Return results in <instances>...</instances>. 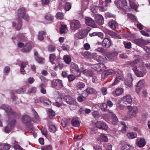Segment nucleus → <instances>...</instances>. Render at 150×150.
I'll list each match as a JSON object with an SVG mask.
<instances>
[{
  "instance_id": "nucleus-1",
  "label": "nucleus",
  "mask_w": 150,
  "mask_h": 150,
  "mask_svg": "<svg viewBox=\"0 0 150 150\" xmlns=\"http://www.w3.org/2000/svg\"><path fill=\"white\" fill-rule=\"evenodd\" d=\"M25 14V10L24 8L21 7L19 8L17 12V19L13 22V27L16 26L17 24V29L19 30L21 27L22 22V18L24 17Z\"/></svg>"
},
{
  "instance_id": "nucleus-2",
  "label": "nucleus",
  "mask_w": 150,
  "mask_h": 150,
  "mask_svg": "<svg viewBox=\"0 0 150 150\" xmlns=\"http://www.w3.org/2000/svg\"><path fill=\"white\" fill-rule=\"evenodd\" d=\"M128 111L127 112V117L129 118H132L136 115L138 111L137 107L136 106L132 107L131 106H127Z\"/></svg>"
},
{
  "instance_id": "nucleus-3",
  "label": "nucleus",
  "mask_w": 150,
  "mask_h": 150,
  "mask_svg": "<svg viewBox=\"0 0 150 150\" xmlns=\"http://www.w3.org/2000/svg\"><path fill=\"white\" fill-rule=\"evenodd\" d=\"M88 32V30L86 29L80 30L74 35V37L76 39H83L87 36Z\"/></svg>"
},
{
  "instance_id": "nucleus-4",
  "label": "nucleus",
  "mask_w": 150,
  "mask_h": 150,
  "mask_svg": "<svg viewBox=\"0 0 150 150\" xmlns=\"http://www.w3.org/2000/svg\"><path fill=\"white\" fill-rule=\"evenodd\" d=\"M111 1V0H102V1H100L98 6L99 9L102 11H106L107 7L110 5Z\"/></svg>"
},
{
  "instance_id": "nucleus-5",
  "label": "nucleus",
  "mask_w": 150,
  "mask_h": 150,
  "mask_svg": "<svg viewBox=\"0 0 150 150\" xmlns=\"http://www.w3.org/2000/svg\"><path fill=\"white\" fill-rule=\"evenodd\" d=\"M132 70L138 77H143L147 73V70L143 68L141 69L140 70H138L137 69V67L136 66L134 67L133 68Z\"/></svg>"
},
{
  "instance_id": "nucleus-6",
  "label": "nucleus",
  "mask_w": 150,
  "mask_h": 150,
  "mask_svg": "<svg viewBox=\"0 0 150 150\" xmlns=\"http://www.w3.org/2000/svg\"><path fill=\"white\" fill-rule=\"evenodd\" d=\"M18 47L20 48L23 47L22 50V51L23 52H29L31 50L32 46L31 44L28 43L25 45L24 43L21 42H19L18 44Z\"/></svg>"
},
{
  "instance_id": "nucleus-7",
  "label": "nucleus",
  "mask_w": 150,
  "mask_h": 150,
  "mask_svg": "<svg viewBox=\"0 0 150 150\" xmlns=\"http://www.w3.org/2000/svg\"><path fill=\"white\" fill-rule=\"evenodd\" d=\"M91 67L93 69L98 71H102L105 69V66L103 64H93Z\"/></svg>"
},
{
  "instance_id": "nucleus-8",
  "label": "nucleus",
  "mask_w": 150,
  "mask_h": 150,
  "mask_svg": "<svg viewBox=\"0 0 150 150\" xmlns=\"http://www.w3.org/2000/svg\"><path fill=\"white\" fill-rule=\"evenodd\" d=\"M70 67L71 70L72 71L75 72V75L76 76H80V75L81 73L80 71V69L78 65L75 63L72 62L70 65Z\"/></svg>"
},
{
  "instance_id": "nucleus-9",
  "label": "nucleus",
  "mask_w": 150,
  "mask_h": 150,
  "mask_svg": "<svg viewBox=\"0 0 150 150\" xmlns=\"http://www.w3.org/2000/svg\"><path fill=\"white\" fill-rule=\"evenodd\" d=\"M135 43L139 46H141L146 45L150 42L149 40H145L142 38L136 39L134 40Z\"/></svg>"
},
{
  "instance_id": "nucleus-10",
  "label": "nucleus",
  "mask_w": 150,
  "mask_h": 150,
  "mask_svg": "<svg viewBox=\"0 0 150 150\" xmlns=\"http://www.w3.org/2000/svg\"><path fill=\"white\" fill-rule=\"evenodd\" d=\"M85 19V23L87 25L93 28L96 27V25L94 21L91 18L86 17Z\"/></svg>"
},
{
  "instance_id": "nucleus-11",
  "label": "nucleus",
  "mask_w": 150,
  "mask_h": 150,
  "mask_svg": "<svg viewBox=\"0 0 150 150\" xmlns=\"http://www.w3.org/2000/svg\"><path fill=\"white\" fill-rule=\"evenodd\" d=\"M71 29L72 30H75L81 27V24L78 20H75L72 21L70 24Z\"/></svg>"
},
{
  "instance_id": "nucleus-12",
  "label": "nucleus",
  "mask_w": 150,
  "mask_h": 150,
  "mask_svg": "<svg viewBox=\"0 0 150 150\" xmlns=\"http://www.w3.org/2000/svg\"><path fill=\"white\" fill-rule=\"evenodd\" d=\"M63 100L68 104L75 105L76 104V101L71 96H65L63 98Z\"/></svg>"
},
{
  "instance_id": "nucleus-13",
  "label": "nucleus",
  "mask_w": 150,
  "mask_h": 150,
  "mask_svg": "<svg viewBox=\"0 0 150 150\" xmlns=\"http://www.w3.org/2000/svg\"><path fill=\"white\" fill-rule=\"evenodd\" d=\"M95 125L96 127L100 129L107 130L108 128V126L106 124L101 121H97L95 123Z\"/></svg>"
},
{
  "instance_id": "nucleus-14",
  "label": "nucleus",
  "mask_w": 150,
  "mask_h": 150,
  "mask_svg": "<svg viewBox=\"0 0 150 150\" xmlns=\"http://www.w3.org/2000/svg\"><path fill=\"white\" fill-rule=\"evenodd\" d=\"M104 32L107 34L111 36L113 38H116L118 37V35L116 33L113 31L109 30L107 29H104L103 30Z\"/></svg>"
},
{
  "instance_id": "nucleus-15",
  "label": "nucleus",
  "mask_w": 150,
  "mask_h": 150,
  "mask_svg": "<svg viewBox=\"0 0 150 150\" xmlns=\"http://www.w3.org/2000/svg\"><path fill=\"white\" fill-rule=\"evenodd\" d=\"M95 20L96 23L99 25H102L104 23L103 18L100 15H96L95 16Z\"/></svg>"
},
{
  "instance_id": "nucleus-16",
  "label": "nucleus",
  "mask_w": 150,
  "mask_h": 150,
  "mask_svg": "<svg viewBox=\"0 0 150 150\" xmlns=\"http://www.w3.org/2000/svg\"><path fill=\"white\" fill-rule=\"evenodd\" d=\"M127 4L126 0H117V5L118 8L122 9L123 7L126 6Z\"/></svg>"
},
{
  "instance_id": "nucleus-17",
  "label": "nucleus",
  "mask_w": 150,
  "mask_h": 150,
  "mask_svg": "<svg viewBox=\"0 0 150 150\" xmlns=\"http://www.w3.org/2000/svg\"><path fill=\"white\" fill-rule=\"evenodd\" d=\"M97 93L95 89L91 88H88L86 89V91L83 92L82 93V95L83 96L84 94H86V96H87V95L86 93L89 94H96Z\"/></svg>"
},
{
  "instance_id": "nucleus-18",
  "label": "nucleus",
  "mask_w": 150,
  "mask_h": 150,
  "mask_svg": "<svg viewBox=\"0 0 150 150\" xmlns=\"http://www.w3.org/2000/svg\"><path fill=\"white\" fill-rule=\"evenodd\" d=\"M112 42L110 39L105 38L103 41V46L107 48L109 47L111 45Z\"/></svg>"
},
{
  "instance_id": "nucleus-19",
  "label": "nucleus",
  "mask_w": 150,
  "mask_h": 150,
  "mask_svg": "<svg viewBox=\"0 0 150 150\" xmlns=\"http://www.w3.org/2000/svg\"><path fill=\"white\" fill-rule=\"evenodd\" d=\"M16 122V121L15 120H13L11 122L9 123L7 126L5 127V130L6 133H8L12 129V127L13 126Z\"/></svg>"
},
{
  "instance_id": "nucleus-20",
  "label": "nucleus",
  "mask_w": 150,
  "mask_h": 150,
  "mask_svg": "<svg viewBox=\"0 0 150 150\" xmlns=\"http://www.w3.org/2000/svg\"><path fill=\"white\" fill-rule=\"evenodd\" d=\"M108 26L112 30H115L118 26V24L114 21H110L108 23Z\"/></svg>"
},
{
  "instance_id": "nucleus-21",
  "label": "nucleus",
  "mask_w": 150,
  "mask_h": 150,
  "mask_svg": "<svg viewBox=\"0 0 150 150\" xmlns=\"http://www.w3.org/2000/svg\"><path fill=\"white\" fill-rule=\"evenodd\" d=\"M128 76L129 77L128 79H129V81L126 80L125 81V83L126 85L130 87L132 86V81L133 79L132 78V75L129 74H128Z\"/></svg>"
},
{
  "instance_id": "nucleus-22",
  "label": "nucleus",
  "mask_w": 150,
  "mask_h": 150,
  "mask_svg": "<svg viewBox=\"0 0 150 150\" xmlns=\"http://www.w3.org/2000/svg\"><path fill=\"white\" fill-rule=\"evenodd\" d=\"M57 85L60 86H63L62 80L58 79H54L52 82V86H56Z\"/></svg>"
},
{
  "instance_id": "nucleus-23",
  "label": "nucleus",
  "mask_w": 150,
  "mask_h": 150,
  "mask_svg": "<svg viewBox=\"0 0 150 150\" xmlns=\"http://www.w3.org/2000/svg\"><path fill=\"white\" fill-rule=\"evenodd\" d=\"M71 122L72 125L75 127H78L80 125L78 118L76 117H74L72 119Z\"/></svg>"
},
{
  "instance_id": "nucleus-24",
  "label": "nucleus",
  "mask_w": 150,
  "mask_h": 150,
  "mask_svg": "<svg viewBox=\"0 0 150 150\" xmlns=\"http://www.w3.org/2000/svg\"><path fill=\"white\" fill-rule=\"evenodd\" d=\"M115 72L112 69H109L108 70H106L102 75V76L103 77L104 76V77L105 76L111 75L113 74H115Z\"/></svg>"
},
{
  "instance_id": "nucleus-25",
  "label": "nucleus",
  "mask_w": 150,
  "mask_h": 150,
  "mask_svg": "<svg viewBox=\"0 0 150 150\" xmlns=\"http://www.w3.org/2000/svg\"><path fill=\"white\" fill-rule=\"evenodd\" d=\"M123 92V89L121 88H117L115 92L112 93L113 96H118L121 95Z\"/></svg>"
},
{
  "instance_id": "nucleus-26",
  "label": "nucleus",
  "mask_w": 150,
  "mask_h": 150,
  "mask_svg": "<svg viewBox=\"0 0 150 150\" xmlns=\"http://www.w3.org/2000/svg\"><path fill=\"white\" fill-rule=\"evenodd\" d=\"M31 120L30 117L28 115H25L23 116L22 118V120L24 123H29Z\"/></svg>"
},
{
  "instance_id": "nucleus-27",
  "label": "nucleus",
  "mask_w": 150,
  "mask_h": 150,
  "mask_svg": "<svg viewBox=\"0 0 150 150\" xmlns=\"http://www.w3.org/2000/svg\"><path fill=\"white\" fill-rule=\"evenodd\" d=\"M2 108L5 110L6 112H10V113L14 115H15L16 113L13 111H12L10 107L8 105H3L2 106Z\"/></svg>"
},
{
  "instance_id": "nucleus-28",
  "label": "nucleus",
  "mask_w": 150,
  "mask_h": 150,
  "mask_svg": "<svg viewBox=\"0 0 150 150\" xmlns=\"http://www.w3.org/2000/svg\"><path fill=\"white\" fill-rule=\"evenodd\" d=\"M124 78L122 75H120L117 77L115 79L114 82L112 84V85L114 86L117 84L119 82L123 81Z\"/></svg>"
},
{
  "instance_id": "nucleus-29",
  "label": "nucleus",
  "mask_w": 150,
  "mask_h": 150,
  "mask_svg": "<svg viewBox=\"0 0 150 150\" xmlns=\"http://www.w3.org/2000/svg\"><path fill=\"white\" fill-rule=\"evenodd\" d=\"M122 100L124 102H127L128 103H131L132 101V99L129 95H127L125 96L124 97Z\"/></svg>"
},
{
  "instance_id": "nucleus-30",
  "label": "nucleus",
  "mask_w": 150,
  "mask_h": 150,
  "mask_svg": "<svg viewBox=\"0 0 150 150\" xmlns=\"http://www.w3.org/2000/svg\"><path fill=\"white\" fill-rule=\"evenodd\" d=\"M121 149L122 150H134L133 146L128 144H125L123 145Z\"/></svg>"
},
{
  "instance_id": "nucleus-31",
  "label": "nucleus",
  "mask_w": 150,
  "mask_h": 150,
  "mask_svg": "<svg viewBox=\"0 0 150 150\" xmlns=\"http://www.w3.org/2000/svg\"><path fill=\"white\" fill-rule=\"evenodd\" d=\"M85 86L84 83L82 82H79L76 84V88L77 90H81L84 88Z\"/></svg>"
},
{
  "instance_id": "nucleus-32",
  "label": "nucleus",
  "mask_w": 150,
  "mask_h": 150,
  "mask_svg": "<svg viewBox=\"0 0 150 150\" xmlns=\"http://www.w3.org/2000/svg\"><path fill=\"white\" fill-rule=\"evenodd\" d=\"M118 54V53L117 52L114 51L112 53H108L107 54V56L108 58L110 59H111L113 57L117 56Z\"/></svg>"
},
{
  "instance_id": "nucleus-33",
  "label": "nucleus",
  "mask_w": 150,
  "mask_h": 150,
  "mask_svg": "<svg viewBox=\"0 0 150 150\" xmlns=\"http://www.w3.org/2000/svg\"><path fill=\"white\" fill-rule=\"evenodd\" d=\"M130 4V6L131 8L133 9L135 11H137V8L138 7V6L133 1L129 0Z\"/></svg>"
},
{
  "instance_id": "nucleus-34",
  "label": "nucleus",
  "mask_w": 150,
  "mask_h": 150,
  "mask_svg": "<svg viewBox=\"0 0 150 150\" xmlns=\"http://www.w3.org/2000/svg\"><path fill=\"white\" fill-rule=\"evenodd\" d=\"M144 80H140L137 83L136 86L138 88V89L142 88L144 86Z\"/></svg>"
},
{
  "instance_id": "nucleus-35",
  "label": "nucleus",
  "mask_w": 150,
  "mask_h": 150,
  "mask_svg": "<svg viewBox=\"0 0 150 150\" xmlns=\"http://www.w3.org/2000/svg\"><path fill=\"white\" fill-rule=\"evenodd\" d=\"M127 136L129 139H133L136 137L137 135L136 133L131 132L128 133Z\"/></svg>"
},
{
  "instance_id": "nucleus-36",
  "label": "nucleus",
  "mask_w": 150,
  "mask_h": 150,
  "mask_svg": "<svg viewBox=\"0 0 150 150\" xmlns=\"http://www.w3.org/2000/svg\"><path fill=\"white\" fill-rule=\"evenodd\" d=\"M45 33V32L44 31H41L38 33V40L42 41L44 39L43 35Z\"/></svg>"
},
{
  "instance_id": "nucleus-37",
  "label": "nucleus",
  "mask_w": 150,
  "mask_h": 150,
  "mask_svg": "<svg viewBox=\"0 0 150 150\" xmlns=\"http://www.w3.org/2000/svg\"><path fill=\"white\" fill-rule=\"evenodd\" d=\"M63 59L65 63L68 64H69L71 61V59L70 57L67 55H64Z\"/></svg>"
},
{
  "instance_id": "nucleus-38",
  "label": "nucleus",
  "mask_w": 150,
  "mask_h": 150,
  "mask_svg": "<svg viewBox=\"0 0 150 150\" xmlns=\"http://www.w3.org/2000/svg\"><path fill=\"white\" fill-rule=\"evenodd\" d=\"M146 144L145 140L143 139H141L138 142L137 145L139 147H144Z\"/></svg>"
},
{
  "instance_id": "nucleus-39",
  "label": "nucleus",
  "mask_w": 150,
  "mask_h": 150,
  "mask_svg": "<svg viewBox=\"0 0 150 150\" xmlns=\"http://www.w3.org/2000/svg\"><path fill=\"white\" fill-rule=\"evenodd\" d=\"M83 73L85 75L88 76H92L94 75V73L90 70L85 71Z\"/></svg>"
},
{
  "instance_id": "nucleus-40",
  "label": "nucleus",
  "mask_w": 150,
  "mask_h": 150,
  "mask_svg": "<svg viewBox=\"0 0 150 150\" xmlns=\"http://www.w3.org/2000/svg\"><path fill=\"white\" fill-rule=\"evenodd\" d=\"M56 59V56L54 54H51L50 55L49 59L50 62L52 64H54V61Z\"/></svg>"
},
{
  "instance_id": "nucleus-41",
  "label": "nucleus",
  "mask_w": 150,
  "mask_h": 150,
  "mask_svg": "<svg viewBox=\"0 0 150 150\" xmlns=\"http://www.w3.org/2000/svg\"><path fill=\"white\" fill-rule=\"evenodd\" d=\"M74 75L70 74L68 75V78L69 81H72L74 80L75 78L76 77L79 76H76L75 75V74H76L74 72Z\"/></svg>"
},
{
  "instance_id": "nucleus-42",
  "label": "nucleus",
  "mask_w": 150,
  "mask_h": 150,
  "mask_svg": "<svg viewBox=\"0 0 150 150\" xmlns=\"http://www.w3.org/2000/svg\"><path fill=\"white\" fill-rule=\"evenodd\" d=\"M112 123L114 125H116L118 122V120L115 115L113 114L112 116Z\"/></svg>"
},
{
  "instance_id": "nucleus-43",
  "label": "nucleus",
  "mask_w": 150,
  "mask_h": 150,
  "mask_svg": "<svg viewBox=\"0 0 150 150\" xmlns=\"http://www.w3.org/2000/svg\"><path fill=\"white\" fill-rule=\"evenodd\" d=\"M97 60L100 62H104L106 61V58L104 56H99Z\"/></svg>"
},
{
  "instance_id": "nucleus-44",
  "label": "nucleus",
  "mask_w": 150,
  "mask_h": 150,
  "mask_svg": "<svg viewBox=\"0 0 150 150\" xmlns=\"http://www.w3.org/2000/svg\"><path fill=\"white\" fill-rule=\"evenodd\" d=\"M0 146L3 147V150H8L10 148V146L7 144H2Z\"/></svg>"
},
{
  "instance_id": "nucleus-45",
  "label": "nucleus",
  "mask_w": 150,
  "mask_h": 150,
  "mask_svg": "<svg viewBox=\"0 0 150 150\" xmlns=\"http://www.w3.org/2000/svg\"><path fill=\"white\" fill-rule=\"evenodd\" d=\"M49 131L52 133L56 131V127L53 125H50L49 127Z\"/></svg>"
},
{
  "instance_id": "nucleus-46",
  "label": "nucleus",
  "mask_w": 150,
  "mask_h": 150,
  "mask_svg": "<svg viewBox=\"0 0 150 150\" xmlns=\"http://www.w3.org/2000/svg\"><path fill=\"white\" fill-rule=\"evenodd\" d=\"M91 54L88 52H85L82 54L86 58H91Z\"/></svg>"
},
{
  "instance_id": "nucleus-47",
  "label": "nucleus",
  "mask_w": 150,
  "mask_h": 150,
  "mask_svg": "<svg viewBox=\"0 0 150 150\" xmlns=\"http://www.w3.org/2000/svg\"><path fill=\"white\" fill-rule=\"evenodd\" d=\"M36 91V88L35 87H33L30 88L28 91V93H35Z\"/></svg>"
},
{
  "instance_id": "nucleus-48",
  "label": "nucleus",
  "mask_w": 150,
  "mask_h": 150,
  "mask_svg": "<svg viewBox=\"0 0 150 150\" xmlns=\"http://www.w3.org/2000/svg\"><path fill=\"white\" fill-rule=\"evenodd\" d=\"M63 17V14L61 12H58L56 15V17L58 19H62Z\"/></svg>"
},
{
  "instance_id": "nucleus-49",
  "label": "nucleus",
  "mask_w": 150,
  "mask_h": 150,
  "mask_svg": "<svg viewBox=\"0 0 150 150\" xmlns=\"http://www.w3.org/2000/svg\"><path fill=\"white\" fill-rule=\"evenodd\" d=\"M34 81L35 79L33 78L30 77L25 82L27 85H28L30 84L33 83L34 82Z\"/></svg>"
},
{
  "instance_id": "nucleus-50",
  "label": "nucleus",
  "mask_w": 150,
  "mask_h": 150,
  "mask_svg": "<svg viewBox=\"0 0 150 150\" xmlns=\"http://www.w3.org/2000/svg\"><path fill=\"white\" fill-rule=\"evenodd\" d=\"M49 116L50 118H52L55 115V112L52 110L50 109L48 111Z\"/></svg>"
},
{
  "instance_id": "nucleus-51",
  "label": "nucleus",
  "mask_w": 150,
  "mask_h": 150,
  "mask_svg": "<svg viewBox=\"0 0 150 150\" xmlns=\"http://www.w3.org/2000/svg\"><path fill=\"white\" fill-rule=\"evenodd\" d=\"M67 27L66 25H61V27L60 28V32L62 34L64 33L67 29Z\"/></svg>"
},
{
  "instance_id": "nucleus-52",
  "label": "nucleus",
  "mask_w": 150,
  "mask_h": 150,
  "mask_svg": "<svg viewBox=\"0 0 150 150\" xmlns=\"http://www.w3.org/2000/svg\"><path fill=\"white\" fill-rule=\"evenodd\" d=\"M100 107L101 109L102 110L105 111L106 110L107 107V105L106 104L103 103L100 104Z\"/></svg>"
},
{
  "instance_id": "nucleus-53",
  "label": "nucleus",
  "mask_w": 150,
  "mask_h": 150,
  "mask_svg": "<svg viewBox=\"0 0 150 150\" xmlns=\"http://www.w3.org/2000/svg\"><path fill=\"white\" fill-rule=\"evenodd\" d=\"M95 50L96 51L99 52L105 53V51L104 49L102 47H99Z\"/></svg>"
},
{
  "instance_id": "nucleus-54",
  "label": "nucleus",
  "mask_w": 150,
  "mask_h": 150,
  "mask_svg": "<svg viewBox=\"0 0 150 150\" xmlns=\"http://www.w3.org/2000/svg\"><path fill=\"white\" fill-rule=\"evenodd\" d=\"M42 150H52V146L51 145L45 146L41 148Z\"/></svg>"
},
{
  "instance_id": "nucleus-55",
  "label": "nucleus",
  "mask_w": 150,
  "mask_h": 150,
  "mask_svg": "<svg viewBox=\"0 0 150 150\" xmlns=\"http://www.w3.org/2000/svg\"><path fill=\"white\" fill-rule=\"evenodd\" d=\"M99 80L97 76L94 75L92 76V81L93 83H97L99 82Z\"/></svg>"
},
{
  "instance_id": "nucleus-56",
  "label": "nucleus",
  "mask_w": 150,
  "mask_h": 150,
  "mask_svg": "<svg viewBox=\"0 0 150 150\" xmlns=\"http://www.w3.org/2000/svg\"><path fill=\"white\" fill-rule=\"evenodd\" d=\"M123 43L126 48L127 49H129L131 48L132 45L131 43L130 42H127L124 41Z\"/></svg>"
},
{
  "instance_id": "nucleus-57",
  "label": "nucleus",
  "mask_w": 150,
  "mask_h": 150,
  "mask_svg": "<svg viewBox=\"0 0 150 150\" xmlns=\"http://www.w3.org/2000/svg\"><path fill=\"white\" fill-rule=\"evenodd\" d=\"M62 126L63 127H65L68 124V121L65 119H63L61 121Z\"/></svg>"
},
{
  "instance_id": "nucleus-58",
  "label": "nucleus",
  "mask_w": 150,
  "mask_h": 150,
  "mask_svg": "<svg viewBox=\"0 0 150 150\" xmlns=\"http://www.w3.org/2000/svg\"><path fill=\"white\" fill-rule=\"evenodd\" d=\"M82 97L81 96H79L77 98V99L78 101L80 102H81L83 100H84L85 99V97H84V96H86V95H84V94L83 95V96L82 95Z\"/></svg>"
},
{
  "instance_id": "nucleus-59",
  "label": "nucleus",
  "mask_w": 150,
  "mask_h": 150,
  "mask_svg": "<svg viewBox=\"0 0 150 150\" xmlns=\"http://www.w3.org/2000/svg\"><path fill=\"white\" fill-rule=\"evenodd\" d=\"M26 90L25 89L23 88H20L17 89L16 92L18 93H22L26 92Z\"/></svg>"
},
{
  "instance_id": "nucleus-60",
  "label": "nucleus",
  "mask_w": 150,
  "mask_h": 150,
  "mask_svg": "<svg viewBox=\"0 0 150 150\" xmlns=\"http://www.w3.org/2000/svg\"><path fill=\"white\" fill-rule=\"evenodd\" d=\"M71 8V4L69 3H67L65 4V9L66 11H69Z\"/></svg>"
},
{
  "instance_id": "nucleus-61",
  "label": "nucleus",
  "mask_w": 150,
  "mask_h": 150,
  "mask_svg": "<svg viewBox=\"0 0 150 150\" xmlns=\"http://www.w3.org/2000/svg\"><path fill=\"white\" fill-rule=\"evenodd\" d=\"M35 60L38 62L41 63L44 60V58H42L41 57H35Z\"/></svg>"
},
{
  "instance_id": "nucleus-62",
  "label": "nucleus",
  "mask_w": 150,
  "mask_h": 150,
  "mask_svg": "<svg viewBox=\"0 0 150 150\" xmlns=\"http://www.w3.org/2000/svg\"><path fill=\"white\" fill-rule=\"evenodd\" d=\"M34 115L35 118L37 121L39 120L40 118L37 112L34 110H33Z\"/></svg>"
},
{
  "instance_id": "nucleus-63",
  "label": "nucleus",
  "mask_w": 150,
  "mask_h": 150,
  "mask_svg": "<svg viewBox=\"0 0 150 150\" xmlns=\"http://www.w3.org/2000/svg\"><path fill=\"white\" fill-rule=\"evenodd\" d=\"M83 47L84 49L86 50H89L90 48V46L88 43L84 44Z\"/></svg>"
},
{
  "instance_id": "nucleus-64",
  "label": "nucleus",
  "mask_w": 150,
  "mask_h": 150,
  "mask_svg": "<svg viewBox=\"0 0 150 150\" xmlns=\"http://www.w3.org/2000/svg\"><path fill=\"white\" fill-rule=\"evenodd\" d=\"M101 92L103 95H105L107 94V89L106 88L103 87L102 88L101 90Z\"/></svg>"
}]
</instances>
